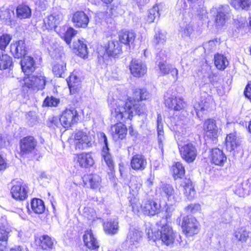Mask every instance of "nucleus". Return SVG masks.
Returning a JSON list of instances; mask_svg holds the SVG:
<instances>
[{"mask_svg": "<svg viewBox=\"0 0 251 251\" xmlns=\"http://www.w3.org/2000/svg\"><path fill=\"white\" fill-rule=\"evenodd\" d=\"M140 208L144 214L154 216L159 212L160 205L152 200L146 199L142 201Z\"/></svg>", "mask_w": 251, "mask_h": 251, "instance_id": "12", "label": "nucleus"}, {"mask_svg": "<svg viewBox=\"0 0 251 251\" xmlns=\"http://www.w3.org/2000/svg\"><path fill=\"white\" fill-rule=\"evenodd\" d=\"M242 0H231V4L235 9H238L239 8L242 9Z\"/></svg>", "mask_w": 251, "mask_h": 251, "instance_id": "62", "label": "nucleus"}, {"mask_svg": "<svg viewBox=\"0 0 251 251\" xmlns=\"http://www.w3.org/2000/svg\"><path fill=\"white\" fill-rule=\"evenodd\" d=\"M249 237V232L245 227L236 229L233 234L232 240L234 242H246Z\"/></svg>", "mask_w": 251, "mask_h": 251, "instance_id": "36", "label": "nucleus"}, {"mask_svg": "<svg viewBox=\"0 0 251 251\" xmlns=\"http://www.w3.org/2000/svg\"><path fill=\"white\" fill-rule=\"evenodd\" d=\"M36 242L40 247L46 250L51 249L53 245L51 238L47 235L41 236L38 240H36Z\"/></svg>", "mask_w": 251, "mask_h": 251, "instance_id": "39", "label": "nucleus"}, {"mask_svg": "<svg viewBox=\"0 0 251 251\" xmlns=\"http://www.w3.org/2000/svg\"><path fill=\"white\" fill-rule=\"evenodd\" d=\"M150 97V93L146 89H136L133 94V99L125 102L120 100L118 103L113 104L111 113L112 118L117 121L125 119L131 120L133 117V112L135 111L138 115L143 114L146 111V107L141 101L148 99Z\"/></svg>", "mask_w": 251, "mask_h": 251, "instance_id": "1", "label": "nucleus"}, {"mask_svg": "<svg viewBox=\"0 0 251 251\" xmlns=\"http://www.w3.org/2000/svg\"><path fill=\"white\" fill-rule=\"evenodd\" d=\"M47 125L50 127H58L60 125V118L58 119L57 117L50 116L47 121Z\"/></svg>", "mask_w": 251, "mask_h": 251, "instance_id": "55", "label": "nucleus"}, {"mask_svg": "<svg viewBox=\"0 0 251 251\" xmlns=\"http://www.w3.org/2000/svg\"><path fill=\"white\" fill-rule=\"evenodd\" d=\"M156 192L162 199L168 201L171 205L175 204L180 200L179 195L175 192L173 186L171 184H161Z\"/></svg>", "mask_w": 251, "mask_h": 251, "instance_id": "5", "label": "nucleus"}, {"mask_svg": "<svg viewBox=\"0 0 251 251\" xmlns=\"http://www.w3.org/2000/svg\"><path fill=\"white\" fill-rule=\"evenodd\" d=\"M78 114L75 108L66 109L60 118V125L64 127H69L78 121Z\"/></svg>", "mask_w": 251, "mask_h": 251, "instance_id": "10", "label": "nucleus"}, {"mask_svg": "<svg viewBox=\"0 0 251 251\" xmlns=\"http://www.w3.org/2000/svg\"><path fill=\"white\" fill-rule=\"evenodd\" d=\"M126 120H122V121H125ZM118 121L120 123L113 125L111 127V133L115 141L125 138L127 132L126 126L121 123L122 121Z\"/></svg>", "mask_w": 251, "mask_h": 251, "instance_id": "20", "label": "nucleus"}, {"mask_svg": "<svg viewBox=\"0 0 251 251\" xmlns=\"http://www.w3.org/2000/svg\"><path fill=\"white\" fill-rule=\"evenodd\" d=\"M167 219L162 218L160 222L157 223L158 229L156 233H153L152 231L151 232H148V238L150 240H153L155 241L156 240H161L162 242L167 246L172 244L175 239V234L172 228L166 223Z\"/></svg>", "mask_w": 251, "mask_h": 251, "instance_id": "2", "label": "nucleus"}, {"mask_svg": "<svg viewBox=\"0 0 251 251\" xmlns=\"http://www.w3.org/2000/svg\"><path fill=\"white\" fill-rule=\"evenodd\" d=\"M240 141L237 140L236 136L234 133L227 135L226 138V146L227 151H231L240 145Z\"/></svg>", "mask_w": 251, "mask_h": 251, "instance_id": "37", "label": "nucleus"}, {"mask_svg": "<svg viewBox=\"0 0 251 251\" xmlns=\"http://www.w3.org/2000/svg\"><path fill=\"white\" fill-rule=\"evenodd\" d=\"M164 101L166 106L175 111L183 110L186 106L183 99L176 96L173 89H169L164 94Z\"/></svg>", "mask_w": 251, "mask_h": 251, "instance_id": "6", "label": "nucleus"}, {"mask_svg": "<svg viewBox=\"0 0 251 251\" xmlns=\"http://www.w3.org/2000/svg\"><path fill=\"white\" fill-rule=\"evenodd\" d=\"M181 227L187 236H192L198 233L199 223L194 217L187 216L183 218Z\"/></svg>", "mask_w": 251, "mask_h": 251, "instance_id": "7", "label": "nucleus"}, {"mask_svg": "<svg viewBox=\"0 0 251 251\" xmlns=\"http://www.w3.org/2000/svg\"><path fill=\"white\" fill-rule=\"evenodd\" d=\"M23 72L27 76L34 73L36 68L35 60L30 56H25L21 60Z\"/></svg>", "mask_w": 251, "mask_h": 251, "instance_id": "19", "label": "nucleus"}, {"mask_svg": "<svg viewBox=\"0 0 251 251\" xmlns=\"http://www.w3.org/2000/svg\"><path fill=\"white\" fill-rule=\"evenodd\" d=\"M130 70L133 76L141 77L146 73L147 67L140 60L133 59L130 65Z\"/></svg>", "mask_w": 251, "mask_h": 251, "instance_id": "22", "label": "nucleus"}, {"mask_svg": "<svg viewBox=\"0 0 251 251\" xmlns=\"http://www.w3.org/2000/svg\"><path fill=\"white\" fill-rule=\"evenodd\" d=\"M13 185L11 189L13 198L18 201H23L27 197L28 187L21 180L13 182Z\"/></svg>", "mask_w": 251, "mask_h": 251, "instance_id": "11", "label": "nucleus"}, {"mask_svg": "<svg viewBox=\"0 0 251 251\" xmlns=\"http://www.w3.org/2000/svg\"><path fill=\"white\" fill-rule=\"evenodd\" d=\"M172 171L174 177L175 179L181 178L185 175V169L184 166L180 162H176L172 166Z\"/></svg>", "mask_w": 251, "mask_h": 251, "instance_id": "45", "label": "nucleus"}, {"mask_svg": "<svg viewBox=\"0 0 251 251\" xmlns=\"http://www.w3.org/2000/svg\"><path fill=\"white\" fill-rule=\"evenodd\" d=\"M75 147L79 150L88 149L91 146V138L86 132L79 131L75 135Z\"/></svg>", "mask_w": 251, "mask_h": 251, "instance_id": "14", "label": "nucleus"}, {"mask_svg": "<svg viewBox=\"0 0 251 251\" xmlns=\"http://www.w3.org/2000/svg\"><path fill=\"white\" fill-rule=\"evenodd\" d=\"M147 165V159L142 154H137L133 155L130 160L131 167L135 171H143L146 168Z\"/></svg>", "mask_w": 251, "mask_h": 251, "instance_id": "24", "label": "nucleus"}, {"mask_svg": "<svg viewBox=\"0 0 251 251\" xmlns=\"http://www.w3.org/2000/svg\"><path fill=\"white\" fill-rule=\"evenodd\" d=\"M156 64L157 70L160 71V73L163 75L170 73L175 80H176L178 77V70L171 65L167 63L166 61L162 62L159 61Z\"/></svg>", "mask_w": 251, "mask_h": 251, "instance_id": "23", "label": "nucleus"}, {"mask_svg": "<svg viewBox=\"0 0 251 251\" xmlns=\"http://www.w3.org/2000/svg\"><path fill=\"white\" fill-rule=\"evenodd\" d=\"M210 159L213 164L222 166L226 161L227 158L222 150L214 148L211 151Z\"/></svg>", "mask_w": 251, "mask_h": 251, "instance_id": "25", "label": "nucleus"}, {"mask_svg": "<svg viewBox=\"0 0 251 251\" xmlns=\"http://www.w3.org/2000/svg\"><path fill=\"white\" fill-rule=\"evenodd\" d=\"M203 129L206 135L214 141L218 137V132L216 121L211 119L206 120L203 124Z\"/></svg>", "mask_w": 251, "mask_h": 251, "instance_id": "21", "label": "nucleus"}, {"mask_svg": "<svg viewBox=\"0 0 251 251\" xmlns=\"http://www.w3.org/2000/svg\"><path fill=\"white\" fill-rule=\"evenodd\" d=\"M76 34V31L72 27H69L65 33H64L63 38L66 43L69 45L71 43L72 38Z\"/></svg>", "mask_w": 251, "mask_h": 251, "instance_id": "52", "label": "nucleus"}, {"mask_svg": "<svg viewBox=\"0 0 251 251\" xmlns=\"http://www.w3.org/2000/svg\"><path fill=\"white\" fill-rule=\"evenodd\" d=\"M247 21L246 17L240 16L238 17V18L235 20V23L237 27H241L245 25L247 23Z\"/></svg>", "mask_w": 251, "mask_h": 251, "instance_id": "60", "label": "nucleus"}, {"mask_svg": "<svg viewBox=\"0 0 251 251\" xmlns=\"http://www.w3.org/2000/svg\"><path fill=\"white\" fill-rule=\"evenodd\" d=\"M160 16L159 8L157 5H154L148 11L147 21L150 24L154 21L156 19H158Z\"/></svg>", "mask_w": 251, "mask_h": 251, "instance_id": "47", "label": "nucleus"}, {"mask_svg": "<svg viewBox=\"0 0 251 251\" xmlns=\"http://www.w3.org/2000/svg\"><path fill=\"white\" fill-rule=\"evenodd\" d=\"M70 93H75L79 90L81 85L80 79L75 75H71L67 79Z\"/></svg>", "mask_w": 251, "mask_h": 251, "instance_id": "34", "label": "nucleus"}, {"mask_svg": "<svg viewBox=\"0 0 251 251\" xmlns=\"http://www.w3.org/2000/svg\"><path fill=\"white\" fill-rule=\"evenodd\" d=\"M31 207L34 213L42 214L45 210L44 201L39 199H33L30 202Z\"/></svg>", "mask_w": 251, "mask_h": 251, "instance_id": "41", "label": "nucleus"}, {"mask_svg": "<svg viewBox=\"0 0 251 251\" xmlns=\"http://www.w3.org/2000/svg\"><path fill=\"white\" fill-rule=\"evenodd\" d=\"M182 112H184L183 116H179L173 127L174 130L176 131L178 136L179 135L186 136L190 132L189 123L190 120L185 115H187L186 112L183 111Z\"/></svg>", "mask_w": 251, "mask_h": 251, "instance_id": "9", "label": "nucleus"}, {"mask_svg": "<svg viewBox=\"0 0 251 251\" xmlns=\"http://www.w3.org/2000/svg\"><path fill=\"white\" fill-rule=\"evenodd\" d=\"M62 20V16L58 13H53L44 20V23L48 25V27L57 30V25Z\"/></svg>", "mask_w": 251, "mask_h": 251, "instance_id": "30", "label": "nucleus"}, {"mask_svg": "<svg viewBox=\"0 0 251 251\" xmlns=\"http://www.w3.org/2000/svg\"><path fill=\"white\" fill-rule=\"evenodd\" d=\"M197 15L201 20H204L207 17V11L203 5H199L197 8Z\"/></svg>", "mask_w": 251, "mask_h": 251, "instance_id": "56", "label": "nucleus"}, {"mask_svg": "<svg viewBox=\"0 0 251 251\" xmlns=\"http://www.w3.org/2000/svg\"><path fill=\"white\" fill-rule=\"evenodd\" d=\"M184 193L187 199L192 200L195 195L194 186L191 183H187L183 186Z\"/></svg>", "mask_w": 251, "mask_h": 251, "instance_id": "49", "label": "nucleus"}, {"mask_svg": "<svg viewBox=\"0 0 251 251\" xmlns=\"http://www.w3.org/2000/svg\"><path fill=\"white\" fill-rule=\"evenodd\" d=\"M230 9L228 5H220L217 8V15L215 19L217 26H223L230 17Z\"/></svg>", "mask_w": 251, "mask_h": 251, "instance_id": "13", "label": "nucleus"}, {"mask_svg": "<svg viewBox=\"0 0 251 251\" xmlns=\"http://www.w3.org/2000/svg\"><path fill=\"white\" fill-rule=\"evenodd\" d=\"M98 136L99 139V140L101 143L103 144V146L102 147V149H108V143L107 137L106 135L102 132H100L98 134Z\"/></svg>", "mask_w": 251, "mask_h": 251, "instance_id": "58", "label": "nucleus"}, {"mask_svg": "<svg viewBox=\"0 0 251 251\" xmlns=\"http://www.w3.org/2000/svg\"><path fill=\"white\" fill-rule=\"evenodd\" d=\"M242 9H246L251 6V0H242Z\"/></svg>", "mask_w": 251, "mask_h": 251, "instance_id": "64", "label": "nucleus"}, {"mask_svg": "<svg viewBox=\"0 0 251 251\" xmlns=\"http://www.w3.org/2000/svg\"><path fill=\"white\" fill-rule=\"evenodd\" d=\"M143 236V232L138 229L130 228L126 237L127 243L131 249L137 248L140 243Z\"/></svg>", "mask_w": 251, "mask_h": 251, "instance_id": "18", "label": "nucleus"}, {"mask_svg": "<svg viewBox=\"0 0 251 251\" xmlns=\"http://www.w3.org/2000/svg\"><path fill=\"white\" fill-rule=\"evenodd\" d=\"M177 143L181 158L188 163L193 162L197 156L196 146L183 137L178 138Z\"/></svg>", "mask_w": 251, "mask_h": 251, "instance_id": "3", "label": "nucleus"}, {"mask_svg": "<svg viewBox=\"0 0 251 251\" xmlns=\"http://www.w3.org/2000/svg\"><path fill=\"white\" fill-rule=\"evenodd\" d=\"M12 37L10 34H3L0 37V50H5V49L12 40Z\"/></svg>", "mask_w": 251, "mask_h": 251, "instance_id": "51", "label": "nucleus"}, {"mask_svg": "<svg viewBox=\"0 0 251 251\" xmlns=\"http://www.w3.org/2000/svg\"><path fill=\"white\" fill-rule=\"evenodd\" d=\"M46 83L45 77L42 72H35L24 78L22 83L23 87H26L34 91L43 90Z\"/></svg>", "mask_w": 251, "mask_h": 251, "instance_id": "4", "label": "nucleus"}, {"mask_svg": "<svg viewBox=\"0 0 251 251\" xmlns=\"http://www.w3.org/2000/svg\"><path fill=\"white\" fill-rule=\"evenodd\" d=\"M8 232L4 226H0V240H7Z\"/></svg>", "mask_w": 251, "mask_h": 251, "instance_id": "61", "label": "nucleus"}, {"mask_svg": "<svg viewBox=\"0 0 251 251\" xmlns=\"http://www.w3.org/2000/svg\"><path fill=\"white\" fill-rule=\"evenodd\" d=\"M66 69V63L61 62V63H57L53 65L52 72L56 76L63 77H64L63 75Z\"/></svg>", "mask_w": 251, "mask_h": 251, "instance_id": "48", "label": "nucleus"}, {"mask_svg": "<svg viewBox=\"0 0 251 251\" xmlns=\"http://www.w3.org/2000/svg\"><path fill=\"white\" fill-rule=\"evenodd\" d=\"M82 179L85 185H89L92 189L98 188L101 182L100 176L97 174H89L84 176Z\"/></svg>", "mask_w": 251, "mask_h": 251, "instance_id": "31", "label": "nucleus"}, {"mask_svg": "<svg viewBox=\"0 0 251 251\" xmlns=\"http://www.w3.org/2000/svg\"><path fill=\"white\" fill-rule=\"evenodd\" d=\"M185 212L187 214H195L199 212L201 209V205L199 203H191L184 208Z\"/></svg>", "mask_w": 251, "mask_h": 251, "instance_id": "54", "label": "nucleus"}, {"mask_svg": "<svg viewBox=\"0 0 251 251\" xmlns=\"http://www.w3.org/2000/svg\"><path fill=\"white\" fill-rule=\"evenodd\" d=\"M10 52L15 58H20L27 53L25 41L19 40L12 43L10 46Z\"/></svg>", "mask_w": 251, "mask_h": 251, "instance_id": "16", "label": "nucleus"}, {"mask_svg": "<svg viewBox=\"0 0 251 251\" xmlns=\"http://www.w3.org/2000/svg\"><path fill=\"white\" fill-rule=\"evenodd\" d=\"M74 52L81 57L85 58L88 54L87 48L84 42L80 39L74 40L72 46Z\"/></svg>", "mask_w": 251, "mask_h": 251, "instance_id": "29", "label": "nucleus"}, {"mask_svg": "<svg viewBox=\"0 0 251 251\" xmlns=\"http://www.w3.org/2000/svg\"><path fill=\"white\" fill-rule=\"evenodd\" d=\"M13 65L12 58L7 54L0 52V70L10 68Z\"/></svg>", "mask_w": 251, "mask_h": 251, "instance_id": "43", "label": "nucleus"}, {"mask_svg": "<svg viewBox=\"0 0 251 251\" xmlns=\"http://www.w3.org/2000/svg\"><path fill=\"white\" fill-rule=\"evenodd\" d=\"M194 31L193 26L191 23L183 22L180 25L179 34L183 38L190 37Z\"/></svg>", "mask_w": 251, "mask_h": 251, "instance_id": "42", "label": "nucleus"}, {"mask_svg": "<svg viewBox=\"0 0 251 251\" xmlns=\"http://www.w3.org/2000/svg\"><path fill=\"white\" fill-rule=\"evenodd\" d=\"M135 38V33L132 31L122 30L119 34V41L126 45L132 44Z\"/></svg>", "mask_w": 251, "mask_h": 251, "instance_id": "33", "label": "nucleus"}, {"mask_svg": "<svg viewBox=\"0 0 251 251\" xmlns=\"http://www.w3.org/2000/svg\"><path fill=\"white\" fill-rule=\"evenodd\" d=\"M214 58L215 65L218 70H224L228 65L227 58L223 54H216Z\"/></svg>", "mask_w": 251, "mask_h": 251, "instance_id": "40", "label": "nucleus"}, {"mask_svg": "<svg viewBox=\"0 0 251 251\" xmlns=\"http://www.w3.org/2000/svg\"><path fill=\"white\" fill-rule=\"evenodd\" d=\"M194 108L197 116H199V112L207 110L209 108V103L206 99L201 100V102L198 104H196Z\"/></svg>", "mask_w": 251, "mask_h": 251, "instance_id": "50", "label": "nucleus"}, {"mask_svg": "<svg viewBox=\"0 0 251 251\" xmlns=\"http://www.w3.org/2000/svg\"><path fill=\"white\" fill-rule=\"evenodd\" d=\"M85 245L91 250H96L99 248V243L94 237L91 230H87L83 236Z\"/></svg>", "mask_w": 251, "mask_h": 251, "instance_id": "27", "label": "nucleus"}, {"mask_svg": "<svg viewBox=\"0 0 251 251\" xmlns=\"http://www.w3.org/2000/svg\"><path fill=\"white\" fill-rule=\"evenodd\" d=\"M14 9L5 6L0 8V19L7 25H12L14 22Z\"/></svg>", "mask_w": 251, "mask_h": 251, "instance_id": "28", "label": "nucleus"}, {"mask_svg": "<svg viewBox=\"0 0 251 251\" xmlns=\"http://www.w3.org/2000/svg\"><path fill=\"white\" fill-rule=\"evenodd\" d=\"M103 229L106 233L109 235L116 234L119 230V223L117 218L111 219L103 223Z\"/></svg>", "mask_w": 251, "mask_h": 251, "instance_id": "32", "label": "nucleus"}, {"mask_svg": "<svg viewBox=\"0 0 251 251\" xmlns=\"http://www.w3.org/2000/svg\"><path fill=\"white\" fill-rule=\"evenodd\" d=\"M38 142L33 136H27L20 141V154L25 156L32 153L37 147Z\"/></svg>", "mask_w": 251, "mask_h": 251, "instance_id": "8", "label": "nucleus"}, {"mask_svg": "<svg viewBox=\"0 0 251 251\" xmlns=\"http://www.w3.org/2000/svg\"><path fill=\"white\" fill-rule=\"evenodd\" d=\"M244 94L246 97L251 100V84H249L246 86L244 91Z\"/></svg>", "mask_w": 251, "mask_h": 251, "instance_id": "63", "label": "nucleus"}, {"mask_svg": "<svg viewBox=\"0 0 251 251\" xmlns=\"http://www.w3.org/2000/svg\"><path fill=\"white\" fill-rule=\"evenodd\" d=\"M89 16L82 11H77L73 15L72 21L74 25L77 28H86L89 23Z\"/></svg>", "mask_w": 251, "mask_h": 251, "instance_id": "15", "label": "nucleus"}, {"mask_svg": "<svg viewBox=\"0 0 251 251\" xmlns=\"http://www.w3.org/2000/svg\"><path fill=\"white\" fill-rule=\"evenodd\" d=\"M157 130L158 135V142L159 148L162 150L163 142L165 139L164 136V130L162 124V118L160 114H157Z\"/></svg>", "mask_w": 251, "mask_h": 251, "instance_id": "38", "label": "nucleus"}, {"mask_svg": "<svg viewBox=\"0 0 251 251\" xmlns=\"http://www.w3.org/2000/svg\"><path fill=\"white\" fill-rule=\"evenodd\" d=\"M60 102V100L53 96H47L44 100L43 105L56 107Z\"/></svg>", "mask_w": 251, "mask_h": 251, "instance_id": "53", "label": "nucleus"}, {"mask_svg": "<svg viewBox=\"0 0 251 251\" xmlns=\"http://www.w3.org/2000/svg\"><path fill=\"white\" fill-rule=\"evenodd\" d=\"M16 12L17 18L21 20L29 18L31 16V10L26 5H19L16 8Z\"/></svg>", "mask_w": 251, "mask_h": 251, "instance_id": "35", "label": "nucleus"}, {"mask_svg": "<svg viewBox=\"0 0 251 251\" xmlns=\"http://www.w3.org/2000/svg\"><path fill=\"white\" fill-rule=\"evenodd\" d=\"M75 159L81 168H89L94 164V159L89 153L77 154Z\"/></svg>", "mask_w": 251, "mask_h": 251, "instance_id": "26", "label": "nucleus"}, {"mask_svg": "<svg viewBox=\"0 0 251 251\" xmlns=\"http://www.w3.org/2000/svg\"><path fill=\"white\" fill-rule=\"evenodd\" d=\"M101 155L104 159L107 166L110 171H112L114 169V163L111 154L109 153V149H102Z\"/></svg>", "mask_w": 251, "mask_h": 251, "instance_id": "46", "label": "nucleus"}, {"mask_svg": "<svg viewBox=\"0 0 251 251\" xmlns=\"http://www.w3.org/2000/svg\"><path fill=\"white\" fill-rule=\"evenodd\" d=\"M167 58V55L165 53V51L161 50L156 53V63H158L159 61L165 62Z\"/></svg>", "mask_w": 251, "mask_h": 251, "instance_id": "59", "label": "nucleus"}, {"mask_svg": "<svg viewBox=\"0 0 251 251\" xmlns=\"http://www.w3.org/2000/svg\"><path fill=\"white\" fill-rule=\"evenodd\" d=\"M122 51V47L118 41L111 40L108 42L105 52L102 57L104 60L107 59V57H115L117 55L121 53Z\"/></svg>", "mask_w": 251, "mask_h": 251, "instance_id": "17", "label": "nucleus"}, {"mask_svg": "<svg viewBox=\"0 0 251 251\" xmlns=\"http://www.w3.org/2000/svg\"><path fill=\"white\" fill-rule=\"evenodd\" d=\"M84 216L90 221H95L96 218V213L93 209L87 208L85 209Z\"/></svg>", "mask_w": 251, "mask_h": 251, "instance_id": "57", "label": "nucleus"}, {"mask_svg": "<svg viewBox=\"0 0 251 251\" xmlns=\"http://www.w3.org/2000/svg\"><path fill=\"white\" fill-rule=\"evenodd\" d=\"M166 42V35L160 30L156 31L154 36L153 44L155 48L159 50Z\"/></svg>", "mask_w": 251, "mask_h": 251, "instance_id": "44", "label": "nucleus"}]
</instances>
